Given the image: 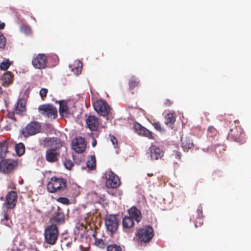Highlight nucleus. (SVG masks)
<instances>
[{
  "label": "nucleus",
  "instance_id": "0eeeda50",
  "mask_svg": "<svg viewBox=\"0 0 251 251\" xmlns=\"http://www.w3.org/2000/svg\"><path fill=\"white\" fill-rule=\"evenodd\" d=\"M18 163L17 161L10 159H2L0 161V172L5 174H11L17 169Z\"/></svg>",
  "mask_w": 251,
  "mask_h": 251
},
{
  "label": "nucleus",
  "instance_id": "c9c22d12",
  "mask_svg": "<svg viewBox=\"0 0 251 251\" xmlns=\"http://www.w3.org/2000/svg\"><path fill=\"white\" fill-rule=\"evenodd\" d=\"M207 132L209 136L213 137L215 136L217 133V130L213 126H209L208 128Z\"/></svg>",
  "mask_w": 251,
  "mask_h": 251
},
{
  "label": "nucleus",
  "instance_id": "09e8293b",
  "mask_svg": "<svg viewBox=\"0 0 251 251\" xmlns=\"http://www.w3.org/2000/svg\"><path fill=\"white\" fill-rule=\"evenodd\" d=\"M147 176H153V173H148L147 174Z\"/></svg>",
  "mask_w": 251,
  "mask_h": 251
},
{
  "label": "nucleus",
  "instance_id": "cd10ccee",
  "mask_svg": "<svg viewBox=\"0 0 251 251\" xmlns=\"http://www.w3.org/2000/svg\"><path fill=\"white\" fill-rule=\"evenodd\" d=\"M87 167L90 170L95 169L96 166V159L95 155H91L86 162Z\"/></svg>",
  "mask_w": 251,
  "mask_h": 251
},
{
  "label": "nucleus",
  "instance_id": "de8ad7c7",
  "mask_svg": "<svg viewBox=\"0 0 251 251\" xmlns=\"http://www.w3.org/2000/svg\"><path fill=\"white\" fill-rule=\"evenodd\" d=\"M96 144H97V141L95 139H94L92 143V145L93 147H95L96 146Z\"/></svg>",
  "mask_w": 251,
  "mask_h": 251
},
{
  "label": "nucleus",
  "instance_id": "9b49d317",
  "mask_svg": "<svg viewBox=\"0 0 251 251\" xmlns=\"http://www.w3.org/2000/svg\"><path fill=\"white\" fill-rule=\"evenodd\" d=\"M47 57L45 54L39 53L32 60V64L37 69H44L46 68Z\"/></svg>",
  "mask_w": 251,
  "mask_h": 251
},
{
  "label": "nucleus",
  "instance_id": "37998d69",
  "mask_svg": "<svg viewBox=\"0 0 251 251\" xmlns=\"http://www.w3.org/2000/svg\"><path fill=\"white\" fill-rule=\"evenodd\" d=\"M7 116L8 118L11 119L13 122H15L16 121L14 112L8 111L7 114Z\"/></svg>",
  "mask_w": 251,
  "mask_h": 251
},
{
  "label": "nucleus",
  "instance_id": "473e14b6",
  "mask_svg": "<svg viewBox=\"0 0 251 251\" xmlns=\"http://www.w3.org/2000/svg\"><path fill=\"white\" fill-rule=\"evenodd\" d=\"M3 216L4 218L3 221L4 224L9 227H11L13 224L11 221L9 220V215L7 212L4 211Z\"/></svg>",
  "mask_w": 251,
  "mask_h": 251
},
{
  "label": "nucleus",
  "instance_id": "7c9ffc66",
  "mask_svg": "<svg viewBox=\"0 0 251 251\" xmlns=\"http://www.w3.org/2000/svg\"><path fill=\"white\" fill-rule=\"evenodd\" d=\"M76 66L73 69V71L77 74H79L81 72L82 68V64L80 61H76L75 62Z\"/></svg>",
  "mask_w": 251,
  "mask_h": 251
},
{
  "label": "nucleus",
  "instance_id": "6ab92c4d",
  "mask_svg": "<svg viewBox=\"0 0 251 251\" xmlns=\"http://www.w3.org/2000/svg\"><path fill=\"white\" fill-rule=\"evenodd\" d=\"M15 111L17 114L23 115L26 111V102L24 99L18 100L15 108Z\"/></svg>",
  "mask_w": 251,
  "mask_h": 251
},
{
  "label": "nucleus",
  "instance_id": "f03ea898",
  "mask_svg": "<svg viewBox=\"0 0 251 251\" xmlns=\"http://www.w3.org/2000/svg\"><path fill=\"white\" fill-rule=\"evenodd\" d=\"M128 216H125L122 221L124 228H131L134 226V221L140 222L142 218L141 211L135 206H132L128 210Z\"/></svg>",
  "mask_w": 251,
  "mask_h": 251
},
{
  "label": "nucleus",
  "instance_id": "c03bdc74",
  "mask_svg": "<svg viewBox=\"0 0 251 251\" xmlns=\"http://www.w3.org/2000/svg\"><path fill=\"white\" fill-rule=\"evenodd\" d=\"M174 155L176 157V158L177 159H180L181 157V153L180 152L177 151H174Z\"/></svg>",
  "mask_w": 251,
  "mask_h": 251
},
{
  "label": "nucleus",
  "instance_id": "f704fd0d",
  "mask_svg": "<svg viewBox=\"0 0 251 251\" xmlns=\"http://www.w3.org/2000/svg\"><path fill=\"white\" fill-rule=\"evenodd\" d=\"M21 30L26 34H30L31 31L30 27L26 25H23L21 27Z\"/></svg>",
  "mask_w": 251,
  "mask_h": 251
},
{
  "label": "nucleus",
  "instance_id": "dca6fc26",
  "mask_svg": "<svg viewBox=\"0 0 251 251\" xmlns=\"http://www.w3.org/2000/svg\"><path fill=\"white\" fill-rule=\"evenodd\" d=\"M134 127L138 134L147 137L150 139H154V134L146 127L142 126L140 124L138 123L135 124Z\"/></svg>",
  "mask_w": 251,
  "mask_h": 251
},
{
  "label": "nucleus",
  "instance_id": "a18cd8bd",
  "mask_svg": "<svg viewBox=\"0 0 251 251\" xmlns=\"http://www.w3.org/2000/svg\"><path fill=\"white\" fill-rule=\"evenodd\" d=\"M173 102L169 99H166L164 102V104L166 106H170L173 104Z\"/></svg>",
  "mask_w": 251,
  "mask_h": 251
},
{
  "label": "nucleus",
  "instance_id": "412c9836",
  "mask_svg": "<svg viewBox=\"0 0 251 251\" xmlns=\"http://www.w3.org/2000/svg\"><path fill=\"white\" fill-rule=\"evenodd\" d=\"M193 146L192 140L190 137L185 136L181 138V147L184 151H188Z\"/></svg>",
  "mask_w": 251,
  "mask_h": 251
},
{
  "label": "nucleus",
  "instance_id": "3c124183",
  "mask_svg": "<svg viewBox=\"0 0 251 251\" xmlns=\"http://www.w3.org/2000/svg\"><path fill=\"white\" fill-rule=\"evenodd\" d=\"M2 89L0 87V95L2 94Z\"/></svg>",
  "mask_w": 251,
  "mask_h": 251
},
{
  "label": "nucleus",
  "instance_id": "2f4dec72",
  "mask_svg": "<svg viewBox=\"0 0 251 251\" xmlns=\"http://www.w3.org/2000/svg\"><path fill=\"white\" fill-rule=\"evenodd\" d=\"M93 236L95 239V245L97 246L101 249H104L106 245L104 243L102 239H97L96 237L95 233L93 234Z\"/></svg>",
  "mask_w": 251,
  "mask_h": 251
},
{
  "label": "nucleus",
  "instance_id": "c85d7f7f",
  "mask_svg": "<svg viewBox=\"0 0 251 251\" xmlns=\"http://www.w3.org/2000/svg\"><path fill=\"white\" fill-rule=\"evenodd\" d=\"M16 152L18 155H22L25 151V147L24 144L20 143L16 144L15 146Z\"/></svg>",
  "mask_w": 251,
  "mask_h": 251
},
{
  "label": "nucleus",
  "instance_id": "8fccbe9b",
  "mask_svg": "<svg viewBox=\"0 0 251 251\" xmlns=\"http://www.w3.org/2000/svg\"><path fill=\"white\" fill-rule=\"evenodd\" d=\"M0 201H3L4 200V198L3 197H0Z\"/></svg>",
  "mask_w": 251,
  "mask_h": 251
},
{
  "label": "nucleus",
  "instance_id": "c756f323",
  "mask_svg": "<svg viewBox=\"0 0 251 251\" xmlns=\"http://www.w3.org/2000/svg\"><path fill=\"white\" fill-rule=\"evenodd\" d=\"M11 64V62L8 59H4L0 63V70L6 71L10 67Z\"/></svg>",
  "mask_w": 251,
  "mask_h": 251
},
{
  "label": "nucleus",
  "instance_id": "4c0bfd02",
  "mask_svg": "<svg viewBox=\"0 0 251 251\" xmlns=\"http://www.w3.org/2000/svg\"><path fill=\"white\" fill-rule=\"evenodd\" d=\"M57 201L64 204L68 205L70 204L69 200L65 197H59L57 199Z\"/></svg>",
  "mask_w": 251,
  "mask_h": 251
},
{
  "label": "nucleus",
  "instance_id": "393cba45",
  "mask_svg": "<svg viewBox=\"0 0 251 251\" xmlns=\"http://www.w3.org/2000/svg\"><path fill=\"white\" fill-rule=\"evenodd\" d=\"M12 74L10 72H7L3 74L1 77L2 84L4 86H8L12 82Z\"/></svg>",
  "mask_w": 251,
  "mask_h": 251
},
{
  "label": "nucleus",
  "instance_id": "b1692460",
  "mask_svg": "<svg viewBox=\"0 0 251 251\" xmlns=\"http://www.w3.org/2000/svg\"><path fill=\"white\" fill-rule=\"evenodd\" d=\"M8 143L6 141H2L0 143V157L5 158L6 154L8 152Z\"/></svg>",
  "mask_w": 251,
  "mask_h": 251
},
{
  "label": "nucleus",
  "instance_id": "a878e982",
  "mask_svg": "<svg viewBox=\"0 0 251 251\" xmlns=\"http://www.w3.org/2000/svg\"><path fill=\"white\" fill-rule=\"evenodd\" d=\"M197 214H198V222L195 223L196 227H198L199 226H201L203 224L202 218L203 217V212H202V207L201 205H199L197 209Z\"/></svg>",
  "mask_w": 251,
  "mask_h": 251
},
{
  "label": "nucleus",
  "instance_id": "423d86ee",
  "mask_svg": "<svg viewBox=\"0 0 251 251\" xmlns=\"http://www.w3.org/2000/svg\"><path fill=\"white\" fill-rule=\"evenodd\" d=\"M41 129V125L39 122L32 121L21 130V133L22 135L26 138L40 132Z\"/></svg>",
  "mask_w": 251,
  "mask_h": 251
},
{
  "label": "nucleus",
  "instance_id": "f3484780",
  "mask_svg": "<svg viewBox=\"0 0 251 251\" xmlns=\"http://www.w3.org/2000/svg\"><path fill=\"white\" fill-rule=\"evenodd\" d=\"M150 156L152 160H158L161 158L164 154L163 151L155 145H151L149 148Z\"/></svg>",
  "mask_w": 251,
  "mask_h": 251
},
{
  "label": "nucleus",
  "instance_id": "6e6552de",
  "mask_svg": "<svg viewBox=\"0 0 251 251\" xmlns=\"http://www.w3.org/2000/svg\"><path fill=\"white\" fill-rule=\"evenodd\" d=\"M38 110L42 115L49 118L54 119L57 116V110L52 104L41 105L39 106Z\"/></svg>",
  "mask_w": 251,
  "mask_h": 251
},
{
  "label": "nucleus",
  "instance_id": "5701e85b",
  "mask_svg": "<svg viewBox=\"0 0 251 251\" xmlns=\"http://www.w3.org/2000/svg\"><path fill=\"white\" fill-rule=\"evenodd\" d=\"M59 113L62 116L68 117L70 113L69 108L66 102L63 101L59 102Z\"/></svg>",
  "mask_w": 251,
  "mask_h": 251
},
{
  "label": "nucleus",
  "instance_id": "ddd939ff",
  "mask_svg": "<svg viewBox=\"0 0 251 251\" xmlns=\"http://www.w3.org/2000/svg\"><path fill=\"white\" fill-rule=\"evenodd\" d=\"M86 144L84 138L76 137L72 141V148L77 153H81L85 150Z\"/></svg>",
  "mask_w": 251,
  "mask_h": 251
},
{
  "label": "nucleus",
  "instance_id": "4468645a",
  "mask_svg": "<svg viewBox=\"0 0 251 251\" xmlns=\"http://www.w3.org/2000/svg\"><path fill=\"white\" fill-rule=\"evenodd\" d=\"M17 198V193L14 191H11L7 193L3 204L5 205L7 209H13L16 206Z\"/></svg>",
  "mask_w": 251,
  "mask_h": 251
},
{
  "label": "nucleus",
  "instance_id": "1a4fd4ad",
  "mask_svg": "<svg viewBox=\"0 0 251 251\" xmlns=\"http://www.w3.org/2000/svg\"><path fill=\"white\" fill-rule=\"evenodd\" d=\"M94 108L97 112L101 116L106 117L110 113V106L104 100H98L94 103Z\"/></svg>",
  "mask_w": 251,
  "mask_h": 251
},
{
  "label": "nucleus",
  "instance_id": "39448f33",
  "mask_svg": "<svg viewBox=\"0 0 251 251\" xmlns=\"http://www.w3.org/2000/svg\"><path fill=\"white\" fill-rule=\"evenodd\" d=\"M153 229L150 226H146L139 228L136 234L137 240L139 242L148 243L153 237Z\"/></svg>",
  "mask_w": 251,
  "mask_h": 251
},
{
  "label": "nucleus",
  "instance_id": "58836bf2",
  "mask_svg": "<svg viewBox=\"0 0 251 251\" xmlns=\"http://www.w3.org/2000/svg\"><path fill=\"white\" fill-rule=\"evenodd\" d=\"M109 138H110L111 142L114 146V147L115 148H118V142H117V140L116 139V138L113 135H112L111 134L109 135Z\"/></svg>",
  "mask_w": 251,
  "mask_h": 251
},
{
  "label": "nucleus",
  "instance_id": "49530a36",
  "mask_svg": "<svg viewBox=\"0 0 251 251\" xmlns=\"http://www.w3.org/2000/svg\"><path fill=\"white\" fill-rule=\"evenodd\" d=\"M5 27V24L4 23H0V30L3 29Z\"/></svg>",
  "mask_w": 251,
  "mask_h": 251
},
{
  "label": "nucleus",
  "instance_id": "f257e3e1",
  "mask_svg": "<svg viewBox=\"0 0 251 251\" xmlns=\"http://www.w3.org/2000/svg\"><path fill=\"white\" fill-rule=\"evenodd\" d=\"M63 142L58 138L54 137L46 138L43 140L44 147L50 148L45 153V159L49 163H54L58 160L60 156L59 149L63 146Z\"/></svg>",
  "mask_w": 251,
  "mask_h": 251
},
{
  "label": "nucleus",
  "instance_id": "79ce46f5",
  "mask_svg": "<svg viewBox=\"0 0 251 251\" xmlns=\"http://www.w3.org/2000/svg\"><path fill=\"white\" fill-rule=\"evenodd\" d=\"M48 90L46 88H42L40 91L39 94L40 96L42 99H44V98L46 97L47 94L48 93Z\"/></svg>",
  "mask_w": 251,
  "mask_h": 251
},
{
  "label": "nucleus",
  "instance_id": "a19ab883",
  "mask_svg": "<svg viewBox=\"0 0 251 251\" xmlns=\"http://www.w3.org/2000/svg\"><path fill=\"white\" fill-rule=\"evenodd\" d=\"M6 44L5 37L2 34H0V48H3Z\"/></svg>",
  "mask_w": 251,
  "mask_h": 251
},
{
  "label": "nucleus",
  "instance_id": "bb28decb",
  "mask_svg": "<svg viewBox=\"0 0 251 251\" xmlns=\"http://www.w3.org/2000/svg\"><path fill=\"white\" fill-rule=\"evenodd\" d=\"M165 124L172 126L176 122V117L173 113H168L165 117Z\"/></svg>",
  "mask_w": 251,
  "mask_h": 251
},
{
  "label": "nucleus",
  "instance_id": "20e7f679",
  "mask_svg": "<svg viewBox=\"0 0 251 251\" xmlns=\"http://www.w3.org/2000/svg\"><path fill=\"white\" fill-rule=\"evenodd\" d=\"M59 230L56 225L48 226L44 231L45 242L50 245H54L58 240Z\"/></svg>",
  "mask_w": 251,
  "mask_h": 251
},
{
  "label": "nucleus",
  "instance_id": "a211bd4d",
  "mask_svg": "<svg viewBox=\"0 0 251 251\" xmlns=\"http://www.w3.org/2000/svg\"><path fill=\"white\" fill-rule=\"evenodd\" d=\"M52 220L58 225L65 223V215L60 207H58L57 211L52 214Z\"/></svg>",
  "mask_w": 251,
  "mask_h": 251
},
{
  "label": "nucleus",
  "instance_id": "aec40b11",
  "mask_svg": "<svg viewBox=\"0 0 251 251\" xmlns=\"http://www.w3.org/2000/svg\"><path fill=\"white\" fill-rule=\"evenodd\" d=\"M86 124L91 130H96L99 124L98 118L94 116H89L87 119Z\"/></svg>",
  "mask_w": 251,
  "mask_h": 251
},
{
  "label": "nucleus",
  "instance_id": "e433bc0d",
  "mask_svg": "<svg viewBox=\"0 0 251 251\" xmlns=\"http://www.w3.org/2000/svg\"><path fill=\"white\" fill-rule=\"evenodd\" d=\"M151 124L156 130L160 132L163 131V129L162 128L159 122H151Z\"/></svg>",
  "mask_w": 251,
  "mask_h": 251
},
{
  "label": "nucleus",
  "instance_id": "f8f14e48",
  "mask_svg": "<svg viewBox=\"0 0 251 251\" xmlns=\"http://www.w3.org/2000/svg\"><path fill=\"white\" fill-rule=\"evenodd\" d=\"M106 177L105 185L108 188H116L120 186V180L113 172H108Z\"/></svg>",
  "mask_w": 251,
  "mask_h": 251
},
{
  "label": "nucleus",
  "instance_id": "9d476101",
  "mask_svg": "<svg viewBox=\"0 0 251 251\" xmlns=\"http://www.w3.org/2000/svg\"><path fill=\"white\" fill-rule=\"evenodd\" d=\"M105 225L107 231L111 234L115 233L119 226L116 216L112 214L107 216L105 220Z\"/></svg>",
  "mask_w": 251,
  "mask_h": 251
},
{
  "label": "nucleus",
  "instance_id": "72a5a7b5",
  "mask_svg": "<svg viewBox=\"0 0 251 251\" xmlns=\"http://www.w3.org/2000/svg\"><path fill=\"white\" fill-rule=\"evenodd\" d=\"M107 251H122V248L120 246L113 244L107 247Z\"/></svg>",
  "mask_w": 251,
  "mask_h": 251
},
{
  "label": "nucleus",
  "instance_id": "4be33fe9",
  "mask_svg": "<svg viewBox=\"0 0 251 251\" xmlns=\"http://www.w3.org/2000/svg\"><path fill=\"white\" fill-rule=\"evenodd\" d=\"M140 85V80L138 78L136 77L135 76L131 77L129 80L128 86L129 89L131 91L132 93L134 92L132 91L136 87H138Z\"/></svg>",
  "mask_w": 251,
  "mask_h": 251
},
{
  "label": "nucleus",
  "instance_id": "2eb2a0df",
  "mask_svg": "<svg viewBox=\"0 0 251 251\" xmlns=\"http://www.w3.org/2000/svg\"><path fill=\"white\" fill-rule=\"evenodd\" d=\"M243 132L244 131L240 126H236L234 128L230 129L229 135L234 141L240 142L243 140Z\"/></svg>",
  "mask_w": 251,
  "mask_h": 251
},
{
  "label": "nucleus",
  "instance_id": "7ed1b4c3",
  "mask_svg": "<svg viewBox=\"0 0 251 251\" xmlns=\"http://www.w3.org/2000/svg\"><path fill=\"white\" fill-rule=\"evenodd\" d=\"M66 180L56 176L51 177L47 185V190L51 193L61 192L66 190Z\"/></svg>",
  "mask_w": 251,
  "mask_h": 251
},
{
  "label": "nucleus",
  "instance_id": "ea45409f",
  "mask_svg": "<svg viewBox=\"0 0 251 251\" xmlns=\"http://www.w3.org/2000/svg\"><path fill=\"white\" fill-rule=\"evenodd\" d=\"M64 164L66 168L70 170L74 166V164L70 160H65L64 162Z\"/></svg>",
  "mask_w": 251,
  "mask_h": 251
}]
</instances>
